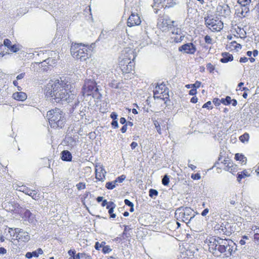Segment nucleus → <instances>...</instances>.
Wrapping results in <instances>:
<instances>
[{
	"instance_id": "1",
	"label": "nucleus",
	"mask_w": 259,
	"mask_h": 259,
	"mask_svg": "<svg viewBox=\"0 0 259 259\" xmlns=\"http://www.w3.org/2000/svg\"><path fill=\"white\" fill-rule=\"evenodd\" d=\"M68 86L62 80H51L46 85L45 93L46 98L52 103L63 104V102H70L73 95L67 92Z\"/></svg>"
},
{
	"instance_id": "2",
	"label": "nucleus",
	"mask_w": 259,
	"mask_h": 259,
	"mask_svg": "<svg viewBox=\"0 0 259 259\" xmlns=\"http://www.w3.org/2000/svg\"><path fill=\"white\" fill-rule=\"evenodd\" d=\"M47 116L52 127L57 128L64 127L66 122L65 113L59 108H55L49 111Z\"/></svg>"
},
{
	"instance_id": "3",
	"label": "nucleus",
	"mask_w": 259,
	"mask_h": 259,
	"mask_svg": "<svg viewBox=\"0 0 259 259\" xmlns=\"http://www.w3.org/2000/svg\"><path fill=\"white\" fill-rule=\"evenodd\" d=\"M194 213V210L190 207H180L176 210L175 217L179 221L190 224L195 217Z\"/></svg>"
},
{
	"instance_id": "4",
	"label": "nucleus",
	"mask_w": 259,
	"mask_h": 259,
	"mask_svg": "<svg viewBox=\"0 0 259 259\" xmlns=\"http://www.w3.org/2000/svg\"><path fill=\"white\" fill-rule=\"evenodd\" d=\"M86 47L82 44H72L70 48L71 55L76 59L85 61L89 58Z\"/></svg>"
},
{
	"instance_id": "5",
	"label": "nucleus",
	"mask_w": 259,
	"mask_h": 259,
	"mask_svg": "<svg viewBox=\"0 0 259 259\" xmlns=\"http://www.w3.org/2000/svg\"><path fill=\"white\" fill-rule=\"evenodd\" d=\"M205 25L212 31H220L223 28V23L214 15H207L204 17Z\"/></svg>"
},
{
	"instance_id": "6",
	"label": "nucleus",
	"mask_w": 259,
	"mask_h": 259,
	"mask_svg": "<svg viewBox=\"0 0 259 259\" xmlns=\"http://www.w3.org/2000/svg\"><path fill=\"white\" fill-rule=\"evenodd\" d=\"M175 22L171 20L170 18L166 15L159 16L158 19L157 25L159 28L163 31L173 30L175 29L174 23Z\"/></svg>"
},
{
	"instance_id": "7",
	"label": "nucleus",
	"mask_w": 259,
	"mask_h": 259,
	"mask_svg": "<svg viewBox=\"0 0 259 259\" xmlns=\"http://www.w3.org/2000/svg\"><path fill=\"white\" fill-rule=\"evenodd\" d=\"M82 90L83 95L90 96L94 91L97 92L98 89L97 88L96 83L93 79H88L84 81Z\"/></svg>"
},
{
	"instance_id": "8",
	"label": "nucleus",
	"mask_w": 259,
	"mask_h": 259,
	"mask_svg": "<svg viewBox=\"0 0 259 259\" xmlns=\"http://www.w3.org/2000/svg\"><path fill=\"white\" fill-rule=\"evenodd\" d=\"M225 249L226 250L224 253V254L227 257H229L237 250L236 244L231 240H226Z\"/></svg>"
},
{
	"instance_id": "9",
	"label": "nucleus",
	"mask_w": 259,
	"mask_h": 259,
	"mask_svg": "<svg viewBox=\"0 0 259 259\" xmlns=\"http://www.w3.org/2000/svg\"><path fill=\"white\" fill-rule=\"evenodd\" d=\"M19 188V191L31 196L33 199L37 200L39 199V196L37 194V191L36 190H31L25 186H20Z\"/></svg>"
},
{
	"instance_id": "10",
	"label": "nucleus",
	"mask_w": 259,
	"mask_h": 259,
	"mask_svg": "<svg viewBox=\"0 0 259 259\" xmlns=\"http://www.w3.org/2000/svg\"><path fill=\"white\" fill-rule=\"evenodd\" d=\"M141 23V20L139 15L134 13L130 15L127 22V26L129 27L139 25Z\"/></svg>"
},
{
	"instance_id": "11",
	"label": "nucleus",
	"mask_w": 259,
	"mask_h": 259,
	"mask_svg": "<svg viewBox=\"0 0 259 259\" xmlns=\"http://www.w3.org/2000/svg\"><path fill=\"white\" fill-rule=\"evenodd\" d=\"M96 178L100 181L104 182L105 179L106 171L102 165H96Z\"/></svg>"
},
{
	"instance_id": "12",
	"label": "nucleus",
	"mask_w": 259,
	"mask_h": 259,
	"mask_svg": "<svg viewBox=\"0 0 259 259\" xmlns=\"http://www.w3.org/2000/svg\"><path fill=\"white\" fill-rule=\"evenodd\" d=\"M179 51L187 54H194L196 51V48L193 44L190 42L182 45L179 48Z\"/></svg>"
},
{
	"instance_id": "13",
	"label": "nucleus",
	"mask_w": 259,
	"mask_h": 259,
	"mask_svg": "<svg viewBox=\"0 0 259 259\" xmlns=\"http://www.w3.org/2000/svg\"><path fill=\"white\" fill-rule=\"evenodd\" d=\"M218 245H219V237H217V238H211L209 240L208 243L209 250L212 254L217 256L219 255L218 254V252H219L218 250Z\"/></svg>"
},
{
	"instance_id": "14",
	"label": "nucleus",
	"mask_w": 259,
	"mask_h": 259,
	"mask_svg": "<svg viewBox=\"0 0 259 259\" xmlns=\"http://www.w3.org/2000/svg\"><path fill=\"white\" fill-rule=\"evenodd\" d=\"M223 163L225 165V167L224 168L225 170L228 171L233 174L234 172H236L237 171V166L236 164H234L232 162L224 160Z\"/></svg>"
},
{
	"instance_id": "15",
	"label": "nucleus",
	"mask_w": 259,
	"mask_h": 259,
	"mask_svg": "<svg viewBox=\"0 0 259 259\" xmlns=\"http://www.w3.org/2000/svg\"><path fill=\"white\" fill-rule=\"evenodd\" d=\"M166 87H165V84L163 83H161L159 84H157L156 86L155 90H154V95L155 97L156 95H161L163 94H165L167 96H168V90L166 89Z\"/></svg>"
},
{
	"instance_id": "16",
	"label": "nucleus",
	"mask_w": 259,
	"mask_h": 259,
	"mask_svg": "<svg viewBox=\"0 0 259 259\" xmlns=\"http://www.w3.org/2000/svg\"><path fill=\"white\" fill-rule=\"evenodd\" d=\"M123 55V58H128L129 55H132L133 57V61H134L136 58V55L134 50L130 48H125L123 51L122 54Z\"/></svg>"
},
{
	"instance_id": "17",
	"label": "nucleus",
	"mask_w": 259,
	"mask_h": 259,
	"mask_svg": "<svg viewBox=\"0 0 259 259\" xmlns=\"http://www.w3.org/2000/svg\"><path fill=\"white\" fill-rule=\"evenodd\" d=\"M13 97L15 100L23 101L27 99V95L22 92H16L13 94Z\"/></svg>"
},
{
	"instance_id": "18",
	"label": "nucleus",
	"mask_w": 259,
	"mask_h": 259,
	"mask_svg": "<svg viewBox=\"0 0 259 259\" xmlns=\"http://www.w3.org/2000/svg\"><path fill=\"white\" fill-rule=\"evenodd\" d=\"M122 59H123V61H124V63H127L128 64V65H126L127 72H129L131 71H132L133 70V67H134V63H133V62H131V60L133 61L132 56L129 55V57L128 58H123Z\"/></svg>"
},
{
	"instance_id": "19",
	"label": "nucleus",
	"mask_w": 259,
	"mask_h": 259,
	"mask_svg": "<svg viewBox=\"0 0 259 259\" xmlns=\"http://www.w3.org/2000/svg\"><path fill=\"white\" fill-rule=\"evenodd\" d=\"M222 58L221 59L220 61L222 63H226L233 60V56L232 55L228 52L223 53L222 54Z\"/></svg>"
},
{
	"instance_id": "20",
	"label": "nucleus",
	"mask_w": 259,
	"mask_h": 259,
	"mask_svg": "<svg viewBox=\"0 0 259 259\" xmlns=\"http://www.w3.org/2000/svg\"><path fill=\"white\" fill-rule=\"evenodd\" d=\"M171 32L172 34H175L176 35H180L179 36H176L174 38V41L176 42H180L181 41H182L184 36L183 35H181V30L177 28L176 29H174V30L171 31Z\"/></svg>"
},
{
	"instance_id": "21",
	"label": "nucleus",
	"mask_w": 259,
	"mask_h": 259,
	"mask_svg": "<svg viewBox=\"0 0 259 259\" xmlns=\"http://www.w3.org/2000/svg\"><path fill=\"white\" fill-rule=\"evenodd\" d=\"M225 243H226V240L223 239L219 237V245L218 247V252L220 253H224L225 251Z\"/></svg>"
},
{
	"instance_id": "22",
	"label": "nucleus",
	"mask_w": 259,
	"mask_h": 259,
	"mask_svg": "<svg viewBox=\"0 0 259 259\" xmlns=\"http://www.w3.org/2000/svg\"><path fill=\"white\" fill-rule=\"evenodd\" d=\"M237 2L241 6L244 7V9L242 10L241 14H242L244 11H245V13H247L249 11L247 6L249 5L251 3V0H238Z\"/></svg>"
},
{
	"instance_id": "23",
	"label": "nucleus",
	"mask_w": 259,
	"mask_h": 259,
	"mask_svg": "<svg viewBox=\"0 0 259 259\" xmlns=\"http://www.w3.org/2000/svg\"><path fill=\"white\" fill-rule=\"evenodd\" d=\"M61 159L63 161H71L72 160V155L68 150H64L61 152Z\"/></svg>"
},
{
	"instance_id": "24",
	"label": "nucleus",
	"mask_w": 259,
	"mask_h": 259,
	"mask_svg": "<svg viewBox=\"0 0 259 259\" xmlns=\"http://www.w3.org/2000/svg\"><path fill=\"white\" fill-rule=\"evenodd\" d=\"M16 238L18 241L27 242L30 239V236L27 232H24L20 236H16Z\"/></svg>"
},
{
	"instance_id": "25",
	"label": "nucleus",
	"mask_w": 259,
	"mask_h": 259,
	"mask_svg": "<svg viewBox=\"0 0 259 259\" xmlns=\"http://www.w3.org/2000/svg\"><path fill=\"white\" fill-rule=\"evenodd\" d=\"M35 215L30 210L27 209L24 212V217L27 219L29 223H32L34 219Z\"/></svg>"
},
{
	"instance_id": "26",
	"label": "nucleus",
	"mask_w": 259,
	"mask_h": 259,
	"mask_svg": "<svg viewBox=\"0 0 259 259\" xmlns=\"http://www.w3.org/2000/svg\"><path fill=\"white\" fill-rule=\"evenodd\" d=\"M249 176H250L249 171H248L247 170H244L241 172H238L237 181L240 182L242 179Z\"/></svg>"
},
{
	"instance_id": "27",
	"label": "nucleus",
	"mask_w": 259,
	"mask_h": 259,
	"mask_svg": "<svg viewBox=\"0 0 259 259\" xmlns=\"http://www.w3.org/2000/svg\"><path fill=\"white\" fill-rule=\"evenodd\" d=\"M235 159L236 160L241 161L242 163H245L247 160L246 157L242 154L236 153L235 155Z\"/></svg>"
},
{
	"instance_id": "28",
	"label": "nucleus",
	"mask_w": 259,
	"mask_h": 259,
	"mask_svg": "<svg viewBox=\"0 0 259 259\" xmlns=\"http://www.w3.org/2000/svg\"><path fill=\"white\" fill-rule=\"evenodd\" d=\"M237 200V195L236 194H233L228 198L229 202L232 205H235L236 204Z\"/></svg>"
},
{
	"instance_id": "29",
	"label": "nucleus",
	"mask_w": 259,
	"mask_h": 259,
	"mask_svg": "<svg viewBox=\"0 0 259 259\" xmlns=\"http://www.w3.org/2000/svg\"><path fill=\"white\" fill-rule=\"evenodd\" d=\"M163 3L165 8H168L174 7L176 4L175 0H163Z\"/></svg>"
},
{
	"instance_id": "30",
	"label": "nucleus",
	"mask_w": 259,
	"mask_h": 259,
	"mask_svg": "<svg viewBox=\"0 0 259 259\" xmlns=\"http://www.w3.org/2000/svg\"><path fill=\"white\" fill-rule=\"evenodd\" d=\"M42 61H40L39 62H35V63H32L31 66V68H34L35 67V66H37V65L39 66L40 63H42L44 62H46L47 64H50V61L51 60L50 59H49V58L45 59V57H42ZM51 60L52 61H54V59H51Z\"/></svg>"
},
{
	"instance_id": "31",
	"label": "nucleus",
	"mask_w": 259,
	"mask_h": 259,
	"mask_svg": "<svg viewBox=\"0 0 259 259\" xmlns=\"http://www.w3.org/2000/svg\"><path fill=\"white\" fill-rule=\"evenodd\" d=\"M249 135L245 133L239 137V140L243 143L247 142L249 140Z\"/></svg>"
},
{
	"instance_id": "32",
	"label": "nucleus",
	"mask_w": 259,
	"mask_h": 259,
	"mask_svg": "<svg viewBox=\"0 0 259 259\" xmlns=\"http://www.w3.org/2000/svg\"><path fill=\"white\" fill-rule=\"evenodd\" d=\"M232 99L230 96H227L226 98L221 99V103L225 105H228L231 103Z\"/></svg>"
},
{
	"instance_id": "33",
	"label": "nucleus",
	"mask_w": 259,
	"mask_h": 259,
	"mask_svg": "<svg viewBox=\"0 0 259 259\" xmlns=\"http://www.w3.org/2000/svg\"><path fill=\"white\" fill-rule=\"evenodd\" d=\"M116 183L115 181L112 182H108L106 184V187L109 190L114 189L116 186Z\"/></svg>"
},
{
	"instance_id": "34",
	"label": "nucleus",
	"mask_w": 259,
	"mask_h": 259,
	"mask_svg": "<svg viewBox=\"0 0 259 259\" xmlns=\"http://www.w3.org/2000/svg\"><path fill=\"white\" fill-rule=\"evenodd\" d=\"M169 183V179L167 175L164 176L162 180V183L164 186H167Z\"/></svg>"
},
{
	"instance_id": "35",
	"label": "nucleus",
	"mask_w": 259,
	"mask_h": 259,
	"mask_svg": "<svg viewBox=\"0 0 259 259\" xmlns=\"http://www.w3.org/2000/svg\"><path fill=\"white\" fill-rule=\"evenodd\" d=\"M149 195L150 197H155V196H157L158 195V191L155 190V189H150L149 190Z\"/></svg>"
},
{
	"instance_id": "36",
	"label": "nucleus",
	"mask_w": 259,
	"mask_h": 259,
	"mask_svg": "<svg viewBox=\"0 0 259 259\" xmlns=\"http://www.w3.org/2000/svg\"><path fill=\"white\" fill-rule=\"evenodd\" d=\"M9 49L11 52L13 53H16L20 50L19 47L16 45H12Z\"/></svg>"
},
{
	"instance_id": "37",
	"label": "nucleus",
	"mask_w": 259,
	"mask_h": 259,
	"mask_svg": "<svg viewBox=\"0 0 259 259\" xmlns=\"http://www.w3.org/2000/svg\"><path fill=\"white\" fill-rule=\"evenodd\" d=\"M154 125H155V127L156 129L157 132L160 135L161 134V131L160 124L159 122L157 120H154Z\"/></svg>"
},
{
	"instance_id": "38",
	"label": "nucleus",
	"mask_w": 259,
	"mask_h": 259,
	"mask_svg": "<svg viewBox=\"0 0 259 259\" xmlns=\"http://www.w3.org/2000/svg\"><path fill=\"white\" fill-rule=\"evenodd\" d=\"M76 187L78 190L84 189L85 188V184L80 182L76 184Z\"/></svg>"
},
{
	"instance_id": "39",
	"label": "nucleus",
	"mask_w": 259,
	"mask_h": 259,
	"mask_svg": "<svg viewBox=\"0 0 259 259\" xmlns=\"http://www.w3.org/2000/svg\"><path fill=\"white\" fill-rule=\"evenodd\" d=\"M222 9L224 10V14L226 15H229L230 13V9L229 7L226 5L222 7Z\"/></svg>"
},
{
	"instance_id": "40",
	"label": "nucleus",
	"mask_w": 259,
	"mask_h": 259,
	"mask_svg": "<svg viewBox=\"0 0 259 259\" xmlns=\"http://www.w3.org/2000/svg\"><path fill=\"white\" fill-rule=\"evenodd\" d=\"M124 175H121L116 179L115 182L116 183H122L125 179Z\"/></svg>"
},
{
	"instance_id": "41",
	"label": "nucleus",
	"mask_w": 259,
	"mask_h": 259,
	"mask_svg": "<svg viewBox=\"0 0 259 259\" xmlns=\"http://www.w3.org/2000/svg\"><path fill=\"white\" fill-rule=\"evenodd\" d=\"M205 42L207 44H212V39L209 35H206L204 37Z\"/></svg>"
},
{
	"instance_id": "42",
	"label": "nucleus",
	"mask_w": 259,
	"mask_h": 259,
	"mask_svg": "<svg viewBox=\"0 0 259 259\" xmlns=\"http://www.w3.org/2000/svg\"><path fill=\"white\" fill-rule=\"evenodd\" d=\"M207 69L211 73L214 70V67L211 63H208L206 65Z\"/></svg>"
},
{
	"instance_id": "43",
	"label": "nucleus",
	"mask_w": 259,
	"mask_h": 259,
	"mask_svg": "<svg viewBox=\"0 0 259 259\" xmlns=\"http://www.w3.org/2000/svg\"><path fill=\"white\" fill-rule=\"evenodd\" d=\"M4 44L5 47H7L8 48H9L11 45V41L9 39H5L4 41Z\"/></svg>"
},
{
	"instance_id": "44",
	"label": "nucleus",
	"mask_w": 259,
	"mask_h": 259,
	"mask_svg": "<svg viewBox=\"0 0 259 259\" xmlns=\"http://www.w3.org/2000/svg\"><path fill=\"white\" fill-rule=\"evenodd\" d=\"M191 177L193 180H199L201 178V176L199 174L197 173L195 174H192Z\"/></svg>"
},
{
	"instance_id": "45",
	"label": "nucleus",
	"mask_w": 259,
	"mask_h": 259,
	"mask_svg": "<svg viewBox=\"0 0 259 259\" xmlns=\"http://www.w3.org/2000/svg\"><path fill=\"white\" fill-rule=\"evenodd\" d=\"M86 255L85 253H78L76 255L74 256V259H80L81 258H83L84 256Z\"/></svg>"
},
{
	"instance_id": "46",
	"label": "nucleus",
	"mask_w": 259,
	"mask_h": 259,
	"mask_svg": "<svg viewBox=\"0 0 259 259\" xmlns=\"http://www.w3.org/2000/svg\"><path fill=\"white\" fill-rule=\"evenodd\" d=\"M254 239L259 243V229L254 235Z\"/></svg>"
},
{
	"instance_id": "47",
	"label": "nucleus",
	"mask_w": 259,
	"mask_h": 259,
	"mask_svg": "<svg viewBox=\"0 0 259 259\" xmlns=\"http://www.w3.org/2000/svg\"><path fill=\"white\" fill-rule=\"evenodd\" d=\"M192 85V87L194 88V89H197V88H198L200 87V85H201V82L200 81H196L195 83L194 84H191Z\"/></svg>"
},
{
	"instance_id": "48",
	"label": "nucleus",
	"mask_w": 259,
	"mask_h": 259,
	"mask_svg": "<svg viewBox=\"0 0 259 259\" xmlns=\"http://www.w3.org/2000/svg\"><path fill=\"white\" fill-rule=\"evenodd\" d=\"M112 126L114 128H116L118 127V123L117 120H113L111 122Z\"/></svg>"
},
{
	"instance_id": "49",
	"label": "nucleus",
	"mask_w": 259,
	"mask_h": 259,
	"mask_svg": "<svg viewBox=\"0 0 259 259\" xmlns=\"http://www.w3.org/2000/svg\"><path fill=\"white\" fill-rule=\"evenodd\" d=\"M124 203L125 205L128 206H134V204L130 201L128 199H125L124 201Z\"/></svg>"
},
{
	"instance_id": "50",
	"label": "nucleus",
	"mask_w": 259,
	"mask_h": 259,
	"mask_svg": "<svg viewBox=\"0 0 259 259\" xmlns=\"http://www.w3.org/2000/svg\"><path fill=\"white\" fill-rule=\"evenodd\" d=\"M15 232L17 234V236H20V234L24 232L22 229L20 228H15Z\"/></svg>"
},
{
	"instance_id": "51",
	"label": "nucleus",
	"mask_w": 259,
	"mask_h": 259,
	"mask_svg": "<svg viewBox=\"0 0 259 259\" xmlns=\"http://www.w3.org/2000/svg\"><path fill=\"white\" fill-rule=\"evenodd\" d=\"M213 103L215 104V106H219L221 103V100H220L218 98H214L213 100Z\"/></svg>"
},
{
	"instance_id": "52",
	"label": "nucleus",
	"mask_w": 259,
	"mask_h": 259,
	"mask_svg": "<svg viewBox=\"0 0 259 259\" xmlns=\"http://www.w3.org/2000/svg\"><path fill=\"white\" fill-rule=\"evenodd\" d=\"M113 206H115L116 205L112 201H109L108 204L106 205L107 209H108V210L110 209V208L113 207Z\"/></svg>"
},
{
	"instance_id": "53",
	"label": "nucleus",
	"mask_w": 259,
	"mask_h": 259,
	"mask_svg": "<svg viewBox=\"0 0 259 259\" xmlns=\"http://www.w3.org/2000/svg\"><path fill=\"white\" fill-rule=\"evenodd\" d=\"M154 6L155 7H158V5L163 3V0H153Z\"/></svg>"
},
{
	"instance_id": "54",
	"label": "nucleus",
	"mask_w": 259,
	"mask_h": 259,
	"mask_svg": "<svg viewBox=\"0 0 259 259\" xmlns=\"http://www.w3.org/2000/svg\"><path fill=\"white\" fill-rule=\"evenodd\" d=\"M117 116H118L117 114L114 112H112L111 114H110V117L113 120H116Z\"/></svg>"
},
{
	"instance_id": "55",
	"label": "nucleus",
	"mask_w": 259,
	"mask_h": 259,
	"mask_svg": "<svg viewBox=\"0 0 259 259\" xmlns=\"http://www.w3.org/2000/svg\"><path fill=\"white\" fill-rule=\"evenodd\" d=\"M102 250H103V252L104 253H108V252H110L111 250V249H110V248H109V247H108V246H104V247H103V249H102Z\"/></svg>"
},
{
	"instance_id": "56",
	"label": "nucleus",
	"mask_w": 259,
	"mask_h": 259,
	"mask_svg": "<svg viewBox=\"0 0 259 259\" xmlns=\"http://www.w3.org/2000/svg\"><path fill=\"white\" fill-rule=\"evenodd\" d=\"M25 75V73H21L17 75L16 77L17 80H19L23 78Z\"/></svg>"
},
{
	"instance_id": "57",
	"label": "nucleus",
	"mask_w": 259,
	"mask_h": 259,
	"mask_svg": "<svg viewBox=\"0 0 259 259\" xmlns=\"http://www.w3.org/2000/svg\"><path fill=\"white\" fill-rule=\"evenodd\" d=\"M44 53L42 52V51L38 52H35L34 53H33V55L35 56V57H36L37 56H39V55L44 56Z\"/></svg>"
},
{
	"instance_id": "58",
	"label": "nucleus",
	"mask_w": 259,
	"mask_h": 259,
	"mask_svg": "<svg viewBox=\"0 0 259 259\" xmlns=\"http://www.w3.org/2000/svg\"><path fill=\"white\" fill-rule=\"evenodd\" d=\"M211 102L210 101H208L206 103H205L203 106L202 108H209V106L211 105Z\"/></svg>"
},
{
	"instance_id": "59",
	"label": "nucleus",
	"mask_w": 259,
	"mask_h": 259,
	"mask_svg": "<svg viewBox=\"0 0 259 259\" xmlns=\"http://www.w3.org/2000/svg\"><path fill=\"white\" fill-rule=\"evenodd\" d=\"M197 93V91L196 89H192L189 91V94L190 95H195Z\"/></svg>"
},
{
	"instance_id": "60",
	"label": "nucleus",
	"mask_w": 259,
	"mask_h": 259,
	"mask_svg": "<svg viewBox=\"0 0 259 259\" xmlns=\"http://www.w3.org/2000/svg\"><path fill=\"white\" fill-rule=\"evenodd\" d=\"M248 59L247 57H241L240 59L239 62L241 63H245L248 61Z\"/></svg>"
},
{
	"instance_id": "61",
	"label": "nucleus",
	"mask_w": 259,
	"mask_h": 259,
	"mask_svg": "<svg viewBox=\"0 0 259 259\" xmlns=\"http://www.w3.org/2000/svg\"><path fill=\"white\" fill-rule=\"evenodd\" d=\"M102 246V244H100L98 242H96L95 245V247L97 250H99Z\"/></svg>"
},
{
	"instance_id": "62",
	"label": "nucleus",
	"mask_w": 259,
	"mask_h": 259,
	"mask_svg": "<svg viewBox=\"0 0 259 259\" xmlns=\"http://www.w3.org/2000/svg\"><path fill=\"white\" fill-rule=\"evenodd\" d=\"M208 212L209 209L208 208H205L201 212V215L202 216H205L208 213Z\"/></svg>"
},
{
	"instance_id": "63",
	"label": "nucleus",
	"mask_w": 259,
	"mask_h": 259,
	"mask_svg": "<svg viewBox=\"0 0 259 259\" xmlns=\"http://www.w3.org/2000/svg\"><path fill=\"white\" fill-rule=\"evenodd\" d=\"M75 252H76V251L74 249H73V250L70 249L68 251V253L70 256H74Z\"/></svg>"
},
{
	"instance_id": "64",
	"label": "nucleus",
	"mask_w": 259,
	"mask_h": 259,
	"mask_svg": "<svg viewBox=\"0 0 259 259\" xmlns=\"http://www.w3.org/2000/svg\"><path fill=\"white\" fill-rule=\"evenodd\" d=\"M126 130H127V125L126 124H124L120 129V131L122 133H125Z\"/></svg>"
}]
</instances>
